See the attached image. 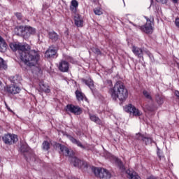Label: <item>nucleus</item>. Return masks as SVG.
Here are the masks:
<instances>
[{"label": "nucleus", "instance_id": "nucleus-1", "mask_svg": "<svg viewBox=\"0 0 179 179\" xmlns=\"http://www.w3.org/2000/svg\"><path fill=\"white\" fill-rule=\"evenodd\" d=\"M10 48L13 51H18L20 59L24 65L31 68L36 66L40 62V52L36 50H31V46L29 44H22L20 43H10Z\"/></svg>", "mask_w": 179, "mask_h": 179}, {"label": "nucleus", "instance_id": "nucleus-2", "mask_svg": "<svg viewBox=\"0 0 179 179\" xmlns=\"http://www.w3.org/2000/svg\"><path fill=\"white\" fill-rule=\"evenodd\" d=\"M109 94L113 100L125 101L128 98V90H127L124 83L117 81L115 83L113 87L109 90Z\"/></svg>", "mask_w": 179, "mask_h": 179}, {"label": "nucleus", "instance_id": "nucleus-3", "mask_svg": "<svg viewBox=\"0 0 179 179\" xmlns=\"http://www.w3.org/2000/svg\"><path fill=\"white\" fill-rule=\"evenodd\" d=\"M146 20V23L143 26H138V25H134L136 27L137 29H139V30H141V31H143V33H145L146 34H152L153 33V26L155 22V18L153 16L149 17H144Z\"/></svg>", "mask_w": 179, "mask_h": 179}, {"label": "nucleus", "instance_id": "nucleus-4", "mask_svg": "<svg viewBox=\"0 0 179 179\" xmlns=\"http://www.w3.org/2000/svg\"><path fill=\"white\" fill-rule=\"evenodd\" d=\"M16 29L18 31V34H21L22 36H24V37H29L36 34V28L31 26H19L17 27Z\"/></svg>", "mask_w": 179, "mask_h": 179}, {"label": "nucleus", "instance_id": "nucleus-5", "mask_svg": "<svg viewBox=\"0 0 179 179\" xmlns=\"http://www.w3.org/2000/svg\"><path fill=\"white\" fill-rule=\"evenodd\" d=\"M93 171L96 177H99V178H111V173L104 168H94Z\"/></svg>", "mask_w": 179, "mask_h": 179}, {"label": "nucleus", "instance_id": "nucleus-6", "mask_svg": "<svg viewBox=\"0 0 179 179\" xmlns=\"http://www.w3.org/2000/svg\"><path fill=\"white\" fill-rule=\"evenodd\" d=\"M66 113H71V114H74V115H80L83 113V110L78 105H74L72 103L68 104L66 106Z\"/></svg>", "mask_w": 179, "mask_h": 179}, {"label": "nucleus", "instance_id": "nucleus-7", "mask_svg": "<svg viewBox=\"0 0 179 179\" xmlns=\"http://www.w3.org/2000/svg\"><path fill=\"white\" fill-rule=\"evenodd\" d=\"M3 141L6 145H13L19 141L17 135L14 134H7L3 136Z\"/></svg>", "mask_w": 179, "mask_h": 179}, {"label": "nucleus", "instance_id": "nucleus-8", "mask_svg": "<svg viewBox=\"0 0 179 179\" xmlns=\"http://www.w3.org/2000/svg\"><path fill=\"white\" fill-rule=\"evenodd\" d=\"M126 111L130 113V114H133L135 117H141V115H142V112L132 104H129L127 106Z\"/></svg>", "mask_w": 179, "mask_h": 179}, {"label": "nucleus", "instance_id": "nucleus-9", "mask_svg": "<svg viewBox=\"0 0 179 179\" xmlns=\"http://www.w3.org/2000/svg\"><path fill=\"white\" fill-rule=\"evenodd\" d=\"M131 51L133 54L137 57V58H141V59H143V54H145V50H143L142 48L133 45L131 48Z\"/></svg>", "mask_w": 179, "mask_h": 179}, {"label": "nucleus", "instance_id": "nucleus-10", "mask_svg": "<svg viewBox=\"0 0 179 179\" xmlns=\"http://www.w3.org/2000/svg\"><path fill=\"white\" fill-rule=\"evenodd\" d=\"M38 92L41 93H45L47 94L48 93H51V89L48 84H45L42 81L39 83Z\"/></svg>", "mask_w": 179, "mask_h": 179}, {"label": "nucleus", "instance_id": "nucleus-11", "mask_svg": "<svg viewBox=\"0 0 179 179\" xmlns=\"http://www.w3.org/2000/svg\"><path fill=\"white\" fill-rule=\"evenodd\" d=\"M57 49L54 45H52L49 47V48L47 50V51L45 53V57L46 58H52L53 57H55L57 55Z\"/></svg>", "mask_w": 179, "mask_h": 179}, {"label": "nucleus", "instance_id": "nucleus-12", "mask_svg": "<svg viewBox=\"0 0 179 179\" xmlns=\"http://www.w3.org/2000/svg\"><path fill=\"white\" fill-rule=\"evenodd\" d=\"M136 139L138 141H143L145 142V145H149V143H152L153 142V138L151 137H146L145 134H142L141 133L136 134Z\"/></svg>", "mask_w": 179, "mask_h": 179}, {"label": "nucleus", "instance_id": "nucleus-13", "mask_svg": "<svg viewBox=\"0 0 179 179\" xmlns=\"http://www.w3.org/2000/svg\"><path fill=\"white\" fill-rule=\"evenodd\" d=\"M74 17V23L77 27H83V18H82V16L79 14H73Z\"/></svg>", "mask_w": 179, "mask_h": 179}, {"label": "nucleus", "instance_id": "nucleus-14", "mask_svg": "<svg viewBox=\"0 0 179 179\" xmlns=\"http://www.w3.org/2000/svg\"><path fill=\"white\" fill-rule=\"evenodd\" d=\"M6 90L9 94H17V93H20V87L13 85L7 87Z\"/></svg>", "mask_w": 179, "mask_h": 179}, {"label": "nucleus", "instance_id": "nucleus-15", "mask_svg": "<svg viewBox=\"0 0 179 179\" xmlns=\"http://www.w3.org/2000/svg\"><path fill=\"white\" fill-rule=\"evenodd\" d=\"M59 70L61 72H68L69 71V63L62 60L59 63Z\"/></svg>", "mask_w": 179, "mask_h": 179}, {"label": "nucleus", "instance_id": "nucleus-16", "mask_svg": "<svg viewBox=\"0 0 179 179\" xmlns=\"http://www.w3.org/2000/svg\"><path fill=\"white\" fill-rule=\"evenodd\" d=\"M79 6V2L77 0H72L70 4V10L73 15L78 13V8Z\"/></svg>", "mask_w": 179, "mask_h": 179}, {"label": "nucleus", "instance_id": "nucleus-17", "mask_svg": "<svg viewBox=\"0 0 179 179\" xmlns=\"http://www.w3.org/2000/svg\"><path fill=\"white\" fill-rule=\"evenodd\" d=\"M76 97L77 99V101H87V97H86V95L82 91L77 90L75 92Z\"/></svg>", "mask_w": 179, "mask_h": 179}, {"label": "nucleus", "instance_id": "nucleus-18", "mask_svg": "<svg viewBox=\"0 0 179 179\" xmlns=\"http://www.w3.org/2000/svg\"><path fill=\"white\" fill-rule=\"evenodd\" d=\"M126 173L129 179H141V176L132 169H128Z\"/></svg>", "mask_w": 179, "mask_h": 179}, {"label": "nucleus", "instance_id": "nucleus-19", "mask_svg": "<svg viewBox=\"0 0 179 179\" xmlns=\"http://www.w3.org/2000/svg\"><path fill=\"white\" fill-rule=\"evenodd\" d=\"M8 48V44L2 36H0V52H5Z\"/></svg>", "mask_w": 179, "mask_h": 179}, {"label": "nucleus", "instance_id": "nucleus-20", "mask_svg": "<svg viewBox=\"0 0 179 179\" xmlns=\"http://www.w3.org/2000/svg\"><path fill=\"white\" fill-rule=\"evenodd\" d=\"M58 145H59V148H60V152L62 153H63L65 156H69V157H72V155L70 154L71 152L69 151V149H68V148L61 144H58Z\"/></svg>", "mask_w": 179, "mask_h": 179}, {"label": "nucleus", "instance_id": "nucleus-21", "mask_svg": "<svg viewBox=\"0 0 179 179\" xmlns=\"http://www.w3.org/2000/svg\"><path fill=\"white\" fill-rule=\"evenodd\" d=\"M82 82L85 83L90 89H92V87H94V83L93 82V80L92 78L88 79H82Z\"/></svg>", "mask_w": 179, "mask_h": 179}, {"label": "nucleus", "instance_id": "nucleus-22", "mask_svg": "<svg viewBox=\"0 0 179 179\" xmlns=\"http://www.w3.org/2000/svg\"><path fill=\"white\" fill-rule=\"evenodd\" d=\"M90 119L91 121H93V122H95V124H98V125H101L103 124L101 120L95 115L90 114Z\"/></svg>", "mask_w": 179, "mask_h": 179}, {"label": "nucleus", "instance_id": "nucleus-23", "mask_svg": "<svg viewBox=\"0 0 179 179\" xmlns=\"http://www.w3.org/2000/svg\"><path fill=\"white\" fill-rule=\"evenodd\" d=\"M49 38L52 40V41L55 42L58 41L59 36L55 31H50L48 33Z\"/></svg>", "mask_w": 179, "mask_h": 179}, {"label": "nucleus", "instance_id": "nucleus-24", "mask_svg": "<svg viewBox=\"0 0 179 179\" xmlns=\"http://www.w3.org/2000/svg\"><path fill=\"white\" fill-rule=\"evenodd\" d=\"M71 161L72 162L73 166L75 167H79L80 164H82L83 162L80 160L79 159L76 158V157H73L71 159Z\"/></svg>", "mask_w": 179, "mask_h": 179}, {"label": "nucleus", "instance_id": "nucleus-25", "mask_svg": "<svg viewBox=\"0 0 179 179\" xmlns=\"http://www.w3.org/2000/svg\"><path fill=\"white\" fill-rule=\"evenodd\" d=\"M51 148V145L50 144V142L45 141L42 143V149L43 150H50Z\"/></svg>", "mask_w": 179, "mask_h": 179}, {"label": "nucleus", "instance_id": "nucleus-26", "mask_svg": "<svg viewBox=\"0 0 179 179\" xmlns=\"http://www.w3.org/2000/svg\"><path fill=\"white\" fill-rule=\"evenodd\" d=\"M143 94L145 97V99H148V100H152V95L150 91L144 90L143 91Z\"/></svg>", "mask_w": 179, "mask_h": 179}, {"label": "nucleus", "instance_id": "nucleus-27", "mask_svg": "<svg viewBox=\"0 0 179 179\" xmlns=\"http://www.w3.org/2000/svg\"><path fill=\"white\" fill-rule=\"evenodd\" d=\"M8 65H6V63L5 61H3V59L0 57V69H7Z\"/></svg>", "mask_w": 179, "mask_h": 179}, {"label": "nucleus", "instance_id": "nucleus-28", "mask_svg": "<svg viewBox=\"0 0 179 179\" xmlns=\"http://www.w3.org/2000/svg\"><path fill=\"white\" fill-rule=\"evenodd\" d=\"M94 13L98 16H100V15H103V10H101V8H96L94 9Z\"/></svg>", "mask_w": 179, "mask_h": 179}, {"label": "nucleus", "instance_id": "nucleus-29", "mask_svg": "<svg viewBox=\"0 0 179 179\" xmlns=\"http://www.w3.org/2000/svg\"><path fill=\"white\" fill-rule=\"evenodd\" d=\"M144 54H146L150 59H152V58H153V55L148 49H145Z\"/></svg>", "mask_w": 179, "mask_h": 179}, {"label": "nucleus", "instance_id": "nucleus-30", "mask_svg": "<svg viewBox=\"0 0 179 179\" xmlns=\"http://www.w3.org/2000/svg\"><path fill=\"white\" fill-rule=\"evenodd\" d=\"M92 51L94 52V54H96V55H101V51H100V49L97 48H93Z\"/></svg>", "mask_w": 179, "mask_h": 179}, {"label": "nucleus", "instance_id": "nucleus-31", "mask_svg": "<svg viewBox=\"0 0 179 179\" xmlns=\"http://www.w3.org/2000/svg\"><path fill=\"white\" fill-rule=\"evenodd\" d=\"M14 15L16 16L18 20H22V19H23V15L21 14V13H15Z\"/></svg>", "mask_w": 179, "mask_h": 179}, {"label": "nucleus", "instance_id": "nucleus-32", "mask_svg": "<svg viewBox=\"0 0 179 179\" xmlns=\"http://www.w3.org/2000/svg\"><path fill=\"white\" fill-rule=\"evenodd\" d=\"M76 145H77V146H78L79 148H81V149H85L86 148L85 147V145H83L82 143L79 141H77V142L76 143Z\"/></svg>", "mask_w": 179, "mask_h": 179}, {"label": "nucleus", "instance_id": "nucleus-33", "mask_svg": "<svg viewBox=\"0 0 179 179\" xmlns=\"http://www.w3.org/2000/svg\"><path fill=\"white\" fill-rule=\"evenodd\" d=\"M156 101L159 104H163V98L158 96L156 98Z\"/></svg>", "mask_w": 179, "mask_h": 179}, {"label": "nucleus", "instance_id": "nucleus-34", "mask_svg": "<svg viewBox=\"0 0 179 179\" xmlns=\"http://www.w3.org/2000/svg\"><path fill=\"white\" fill-rule=\"evenodd\" d=\"M157 2L159 3H162L163 5H166L167 2H169V0H156Z\"/></svg>", "mask_w": 179, "mask_h": 179}, {"label": "nucleus", "instance_id": "nucleus-35", "mask_svg": "<svg viewBox=\"0 0 179 179\" xmlns=\"http://www.w3.org/2000/svg\"><path fill=\"white\" fill-rule=\"evenodd\" d=\"M70 141H71V142H72V143H75V145H76V143L78 142V140H76L73 137H70Z\"/></svg>", "mask_w": 179, "mask_h": 179}, {"label": "nucleus", "instance_id": "nucleus-36", "mask_svg": "<svg viewBox=\"0 0 179 179\" xmlns=\"http://www.w3.org/2000/svg\"><path fill=\"white\" fill-rule=\"evenodd\" d=\"M175 24H176V27H178V29H179V18H176L175 20Z\"/></svg>", "mask_w": 179, "mask_h": 179}, {"label": "nucleus", "instance_id": "nucleus-37", "mask_svg": "<svg viewBox=\"0 0 179 179\" xmlns=\"http://www.w3.org/2000/svg\"><path fill=\"white\" fill-rule=\"evenodd\" d=\"M5 106L6 107L8 111H10V113H13V111L10 110V108L8 107V103H6V102H5Z\"/></svg>", "mask_w": 179, "mask_h": 179}, {"label": "nucleus", "instance_id": "nucleus-38", "mask_svg": "<svg viewBox=\"0 0 179 179\" xmlns=\"http://www.w3.org/2000/svg\"><path fill=\"white\" fill-rule=\"evenodd\" d=\"M175 96H176L179 99V91H175Z\"/></svg>", "mask_w": 179, "mask_h": 179}, {"label": "nucleus", "instance_id": "nucleus-39", "mask_svg": "<svg viewBox=\"0 0 179 179\" xmlns=\"http://www.w3.org/2000/svg\"><path fill=\"white\" fill-rule=\"evenodd\" d=\"M147 179H157V178H156L155 176H150Z\"/></svg>", "mask_w": 179, "mask_h": 179}, {"label": "nucleus", "instance_id": "nucleus-40", "mask_svg": "<svg viewBox=\"0 0 179 179\" xmlns=\"http://www.w3.org/2000/svg\"><path fill=\"white\" fill-rule=\"evenodd\" d=\"M172 2L173 3H178V0H172Z\"/></svg>", "mask_w": 179, "mask_h": 179}, {"label": "nucleus", "instance_id": "nucleus-41", "mask_svg": "<svg viewBox=\"0 0 179 179\" xmlns=\"http://www.w3.org/2000/svg\"><path fill=\"white\" fill-rule=\"evenodd\" d=\"M108 83H110V85L113 84V82L111 80H108Z\"/></svg>", "mask_w": 179, "mask_h": 179}, {"label": "nucleus", "instance_id": "nucleus-42", "mask_svg": "<svg viewBox=\"0 0 179 179\" xmlns=\"http://www.w3.org/2000/svg\"><path fill=\"white\" fill-rule=\"evenodd\" d=\"M119 163H120V164H122V162H121V161H119Z\"/></svg>", "mask_w": 179, "mask_h": 179}, {"label": "nucleus", "instance_id": "nucleus-43", "mask_svg": "<svg viewBox=\"0 0 179 179\" xmlns=\"http://www.w3.org/2000/svg\"><path fill=\"white\" fill-rule=\"evenodd\" d=\"M16 78H17V76H15V77H14V79H16Z\"/></svg>", "mask_w": 179, "mask_h": 179}, {"label": "nucleus", "instance_id": "nucleus-44", "mask_svg": "<svg viewBox=\"0 0 179 179\" xmlns=\"http://www.w3.org/2000/svg\"><path fill=\"white\" fill-rule=\"evenodd\" d=\"M0 162H1V158H0Z\"/></svg>", "mask_w": 179, "mask_h": 179}, {"label": "nucleus", "instance_id": "nucleus-45", "mask_svg": "<svg viewBox=\"0 0 179 179\" xmlns=\"http://www.w3.org/2000/svg\"><path fill=\"white\" fill-rule=\"evenodd\" d=\"M0 85H1V82H0Z\"/></svg>", "mask_w": 179, "mask_h": 179}]
</instances>
